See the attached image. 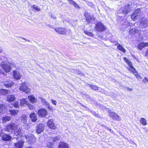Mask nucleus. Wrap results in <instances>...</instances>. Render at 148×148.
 Wrapping results in <instances>:
<instances>
[{
  "label": "nucleus",
  "instance_id": "f257e3e1",
  "mask_svg": "<svg viewBox=\"0 0 148 148\" xmlns=\"http://www.w3.org/2000/svg\"><path fill=\"white\" fill-rule=\"evenodd\" d=\"M133 10L131 5L129 3L126 4L124 8H122L118 11L119 13H122L123 14L126 15L130 12Z\"/></svg>",
  "mask_w": 148,
  "mask_h": 148
},
{
  "label": "nucleus",
  "instance_id": "f03ea898",
  "mask_svg": "<svg viewBox=\"0 0 148 148\" xmlns=\"http://www.w3.org/2000/svg\"><path fill=\"white\" fill-rule=\"evenodd\" d=\"M95 29L98 32H102L106 29V27L102 23L98 22L96 24Z\"/></svg>",
  "mask_w": 148,
  "mask_h": 148
},
{
  "label": "nucleus",
  "instance_id": "7ed1b4c3",
  "mask_svg": "<svg viewBox=\"0 0 148 148\" xmlns=\"http://www.w3.org/2000/svg\"><path fill=\"white\" fill-rule=\"evenodd\" d=\"M0 66L6 72L8 73L10 71L11 69V66L7 64L6 62H1L0 63Z\"/></svg>",
  "mask_w": 148,
  "mask_h": 148
},
{
  "label": "nucleus",
  "instance_id": "20e7f679",
  "mask_svg": "<svg viewBox=\"0 0 148 148\" xmlns=\"http://www.w3.org/2000/svg\"><path fill=\"white\" fill-rule=\"evenodd\" d=\"M16 127V125L12 122L10 123L7 125L4 129L6 132H12L14 130Z\"/></svg>",
  "mask_w": 148,
  "mask_h": 148
},
{
  "label": "nucleus",
  "instance_id": "39448f33",
  "mask_svg": "<svg viewBox=\"0 0 148 148\" xmlns=\"http://www.w3.org/2000/svg\"><path fill=\"white\" fill-rule=\"evenodd\" d=\"M109 116L113 120L117 121H121V118L120 116L118 115L116 113L109 111Z\"/></svg>",
  "mask_w": 148,
  "mask_h": 148
},
{
  "label": "nucleus",
  "instance_id": "423d86ee",
  "mask_svg": "<svg viewBox=\"0 0 148 148\" xmlns=\"http://www.w3.org/2000/svg\"><path fill=\"white\" fill-rule=\"evenodd\" d=\"M37 113L39 117L43 118L47 115V112L46 110L44 108H41L38 110Z\"/></svg>",
  "mask_w": 148,
  "mask_h": 148
},
{
  "label": "nucleus",
  "instance_id": "0eeeda50",
  "mask_svg": "<svg viewBox=\"0 0 148 148\" xmlns=\"http://www.w3.org/2000/svg\"><path fill=\"white\" fill-rule=\"evenodd\" d=\"M19 89L20 90L26 93H28L30 92V89L26 86L25 83H23L19 87Z\"/></svg>",
  "mask_w": 148,
  "mask_h": 148
},
{
  "label": "nucleus",
  "instance_id": "6e6552de",
  "mask_svg": "<svg viewBox=\"0 0 148 148\" xmlns=\"http://www.w3.org/2000/svg\"><path fill=\"white\" fill-rule=\"evenodd\" d=\"M18 140L17 143L14 144V146L15 148H22L24 142L19 138L16 139Z\"/></svg>",
  "mask_w": 148,
  "mask_h": 148
},
{
  "label": "nucleus",
  "instance_id": "1a4fd4ad",
  "mask_svg": "<svg viewBox=\"0 0 148 148\" xmlns=\"http://www.w3.org/2000/svg\"><path fill=\"white\" fill-rule=\"evenodd\" d=\"M27 141L30 144L32 143L35 140V138L34 136L31 135L30 134L28 135L25 136Z\"/></svg>",
  "mask_w": 148,
  "mask_h": 148
},
{
  "label": "nucleus",
  "instance_id": "9d476101",
  "mask_svg": "<svg viewBox=\"0 0 148 148\" xmlns=\"http://www.w3.org/2000/svg\"><path fill=\"white\" fill-rule=\"evenodd\" d=\"M47 124L48 127L50 128L55 129L56 128L53 119L48 120L47 122Z\"/></svg>",
  "mask_w": 148,
  "mask_h": 148
},
{
  "label": "nucleus",
  "instance_id": "9b49d317",
  "mask_svg": "<svg viewBox=\"0 0 148 148\" xmlns=\"http://www.w3.org/2000/svg\"><path fill=\"white\" fill-rule=\"evenodd\" d=\"M3 85L6 87H10L13 85V83L9 79H5L3 83Z\"/></svg>",
  "mask_w": 148,
  "mask_h": 148
},
{
  "label": "nucleus",
  "instance_id": "f8f14e48",
  "mask_svg": "<svg viewBox=\"0 0 148 148\" xmlns=\"http://www.w3.org/2000/svg\"><path fill=\"white\" fill-rule=\"evenodd\" d=\"M55 30L58 34H64L66 32V30L64 28H56Z\"/></svg>",
  "mask_w": 148,
  "mask_h": 148
},
{
  "label": "nucleus",
  "instance_id": "ddd939ff",
  "mask_svg": "<svg viewBox=\"0 0 148 148\" xmlns=\"http://www.w3.org/2000/svg\"><path fill=\"white\" fill-rule=\"evenodd\" d=\"M84 15L86 18V21L88 23H89L92 20L95 21V18H94L93 16L89 15L87 13H85Z\"/></svg>",
  "mask_w": 148,
  "mask_h": 148
},
{
  "label": "nucleus",
  "instance_id": "4468645a",
  "mask_svg": "<svg viewBox=\"0 0 148 148\" xmlns=\"http://www.w3.org/2000/svg\"><path fill=\"white\" fill-rule=\"evenodd\" d=\"M44 125L42 123L40 124L37 125L36 128V132L37 133L40 134L44 130Z\"/></svg>",
  "mask_w": 148,
  "mask_h": 148
},
{
  "label": "nucleus",
  "instance_id": "2eb2a0df",
  "mask_svg": "<svg viewBox=\"0 0 148 148\" xmlns=\"http://www.w3.org/2000/svg\"><path fill=\"white\" fill-rule=\"evenodd\" d=\"M13 76L14 77V78L17 79H19L21 77L22 75L19 72L16 71H14Z\"/></svg>",
  "mask_w": 148,
  "mask_h": 148
},
{
  "label": "nucleus",
  "instance_id": "dca6fc26",
  "mask_svg": "<svg viewBox=\"0 0 148 148\" xmlns=\"http://www.w3.org/2000/svg\"><path fill=\"white\" fill-rule=\"evenodd\" d=\"M127 63L128 64L130 67V68L129 69V70L132 73L134 74V73L136 72L137 71H136L135 69L132 66V63L130 60H127Z\"/></svg>",
  "mask_w": 148,
  "mask_h": 148
},
{
  "label": "nucleus",
  "instance_id": "f3484780",
  "mask_svg": "<svg viewBox=\"0 0 148 148\" xmlns=\"http://www.w3.org/2000/svg\"><path fill=\"white\" fill-rule=\"evenodd\" d=\"M14 135L15 136L20 135L21 134V130L20 128H18L16 125V127L13 130Z\"/></svg>",
  "mask_w": 148,
  "mask_h": 148
},
{
  "label": "nucleus",
  "instance_id": "a211bd4d",
  "mask_svg": "<svg viewBox=\"0 0 148 148\" xmlns=\"http://www.w3.org/2000/svg\"><path fill=\"white\" fill-rule=\"evenodd\" d=\"M28 99L30 102L33 103L37 102V100L35 97L33 95H29L28 96Z\"/></svg>",
  "mask_w": 148,
  "mask_h": 148
},
{
  "label": "nucleus",
  "instance_id": "6ab92c4d",
  "mask_svg": "<svg viewBox=\"0 0 148 148\" xmlns=\"http://www.w3.org/2000/svg\"><path fill=\"white\" fill-rule=\"evenodd\" d=\"M148 46V42H142L139 44L137 47L138 49L142 50L143 48Z\"/></svg>",
  "mask_w": 148,
  "mask_h": 148
},
{
  "label": "nucleus",
  "instance_id": "aec40b11",
  "mask_svg": "<svg viewBox=\"0 0 148 148\" xmlns=\"http://www.w3.org/2000/svg\"><path fill=\"white\" fill-rule=\"evenodd\" d=\"M11 137L9 135L5 134L2 135V140L4 141H9L11 139Z\"/></svg>",
  "mask_w": 148,
  "mask_h": 148
},
{
  "label": "nucleus",
  "instance_id": "412c9836",
  "mask_svg": "<svg viewBox=\"0 0 148 148\" xmlns=\"http://www.w3.org/2000/svg\"><path fill=\"white\" fill-rule=\"evenodd\" d=\"M140 10H136L134 11V13L131 15V18L133 21H135L136 18L138 15L140 13Z\"/></svg>",
  "mask_w": 148,
  "mask_h": 148
},
{
  "label": "nucleus",
  "instance_id": "4be33fe9",
  "mask_svg": "<svg viewBox=\"0 0 148 148\" xmlns=\"http://www.w3.org/2000/svg\"><path fill=\"white\" fill-rule=\"evenodd\" d=\"M15 99V95L13 94L8 95L7 98V101L9 102L14 101Z\"/></svg>",
  "mask_w": 148,
  "mask_h": 148
},
{
  "label": "nucleus",
  "instance_id": "5701e85b",
  "mask_svg": "<svg viewBox=\"0 0 148 148\" xmlns=\"http://www.w3.org/2000/svg\"><path fill=\"white\" fill-rule=\"evenodd\" d=\"M10 93V90L5 89L0 90V94L1 95H6Z\"/></svg>",
  "mask_w": 148,
  "mask_h": 148
},
{
  "label": "nucleus",
  "instance_id": "b1692460",
  "mask_svg": "<svg viewBox=\"0 0 148 148\" xmlns=\"http://www.w3.org/2000/svg\"><path fill=\"white\" fill-rule=\"evenodd\" d=\"M141 25L143 27H145L147 26V21L145 18H143L140 21Z\"/></svg>",
  "mask_w": 148,
  "mask_h": 148
},
{
  "label": "nucleus",
  "instance_id": "393cba45",
  "mask_svg": "<svg viewBox=\"0 0 148 148\" xmlns=\"http://www.w3.org/2000/svg\"><path fill=\"white\" fill-rule=\"evenodd\" d=\"M29 117L33 122H35L37 120L36 115L35 113L33 112L31 113L29 115Z\"/></svg>",
  "mask_w": 148,
  "mask_h": 148
},
{
  "label": "nucleus",
  "instance_id": "a878e982",
  "mask_svg": "<svg viewBox=\"0 0 148 148\" xmlns=\"http://www.w3.org/2000/svg\"><path fill=\"white\" fill-rule=\"evenodd\" d=\"M59 148H69L68 145L65 143L60 142L59 144Z\"/></svg>",
  "mask_w": 148,
  "mask_h": 148
},
{
  "label": "nucleus",
  "instance_id": "bb28decb",
  "mask_svg": "<svg viewBox=\"0 0 148 148\" xmlns=\"http://www.w3.org/2000/svg\"><path fill=\"white\" fill-rule=\"evenodd\" d=\"M27 119L26 116L25 114H23L20 117L21 122L24 124L26 123L27 121Z\"/></svg>",
  "mask_w": 148,
  "mask_h": 148
},
{
  "label": "nucleus",
  "instance_id": "cd10ccee",
  "mask_svg": "<svg viewBox=\"0 0 148 148\" xmlns=\"http://www.w3.org/2000/svg\"><path fill=\"white\" fill-rule=\"evenodd\" d=\"M5 106L3 104L0 105V114H3L6 111Z\"/></svg>",
  "mask_w": 148,
  "mask_h": 148
},
{
  "label": "nucleus",
  "instance_id": "c85d7f7f",
  "mask_svg": "<svg viewBox=\"0 0 148 148\" xmlns=\"http://www.w3.org/2000/svg\"><path fill=\"white\" fill-rule=\"evenodd\" d=\"M117 48L119 50L123 53H125L126 50L124 47L121 46L120 44L117 43Z\"/></svg>",
  "mask_w": 148,
  "mask_h": 148
},
{
  "label": "nucleus",
  "instance_id": "c756f323",
  "mask_svg": "<svg viewBox=\"0 0 148 148\" xmlns=\"http://www.w3.org/2000/svg\"><path fill=\"white\" fill-rule=\"evenodd\" d=\"M11 117L9 116H6L3 117L2 118V121L3 123H5L11 120Z\"/></svg>",
  "mask_w": 148,
  "mask_h": 148
},
{
  "label": "nucleus",
  "instance_id": "7c9ffc66",
  "mask_svg": "<svg viewBox=\"0 0 148 148\" xmlns=\"http://www.w3.org/2000/svg\"><path fill=\"white\" fill-rule=\"evenodd\" d=\"M69 2L70 4L73 5L75 8H79V5L73 0H69Z\"/></svg>",
  "mask_w": 148,
  "mask_h": 148
},
{
  "label": "nucleus",
  "instance_id": "2f4dec72",
  "mask_svg": "<svg viewBox=\"0 0 148 148\" xmlns=\"http://www.w3.org/2000/svg\"><path fill=\"white\" fill-rule=\"evenodd\" d=\"M20 104L21 106L23 105L24 104H28V102L26 101V99L25 98H22L20 100Z\"/></svg>",
  "mask_w": 148,
  "mask_h": 148
},
{
  "label": "nucleus",
  "instance_id": "473e14b6",
  "mask_svg": "<svg viewBox=\"0 0 148 148\" xmlns=\"http://www.w3.org/2000/svg\"><path fill=\"white\" fill-rule=\"evenodd\" d=\"M9 111L11 115L14 116L16 115L18 112V110H10Z\"/></svg>",
  "mask_w": 148,
  "mask_h": 148
},
{
  "label": "nucleus",
  "instance_id": "72a5a7b5",
  "mask_svg": "<svg viewBox=\"0 0 148 148\" xmlns=\"http://www.w3.org/2000/svg\"><path fill=\"white\" fill-rule=\"evenodd\" d=\"M140 123L143 125H147V122L146 119L143 118H141L140 120Z\"/></svg>",
  "mask_w": 148,
  "mask_h": 148
},
{
  "label": "nucleus",
  "instance_id": "f704fd0d",
  "mask_svg": "<svg viewBox=\"0 0 148 148\" xmlns=\"http://www.w3.org/2000/svg\"><path fill=\"white\" fill-rule=\"evenodd\" d=\"M41 103L44 105H45L48 106V107H49V103L46 101L45 99L43 98H41Z\"/></svg>",
  "mask_w": 148,
  "mask_h": 148
},
{
  "label": "nucleus",
  "instance_id": "c9c22d12",
  "mask_svg": "<svg viewBox=\"0 0 148 148\" xmlns=\"http://www.w3.org/2000/svg\"><path fill=\"white\" fill-rule=\"evenodd\" d=\"M139 31L137 29L134 28L130 30V34H134L138 33Z\"/></svg>",
  "mask_w": 148,
  "mask_h": 148
},
{
  "label": "nucleus",
  "instance_id": "e433bc0d",
  "mask_svg": "<svg viewBox=\"0 0 148 148\" xmlns=\"http://www.w3.org/2000/svg\"><path fill=\"white\" fill-rule=\"evenodd\" d=\"M32 7L33 8V11H40V9L36 5H32Z\"/></svg>",
  "mask_w": 148,
  "mask_h": 148
},
{
  "label": "nucleus",
  "instance_id": "4c0bfd02",
  "mask_svg": "<svg viewBox=\"0 0 148 148\" xmlns=\"http://www.w3.org/2000/svg\"><path fill=\"white\" fill-rule=\"evenodd\" d=\"M60 139V137L58 136L56 137H51L50 139L51 141L55 142L57 140H58Z\"/></svg>",
  "mask_w": 148,
  "mask_h": 148
},
{
  "label": "nucleus",
  "instance_id": "58836bf2",
  "mask_svg": "<svg viewBox=\"0 0 148 148\" xmlns=\"http://www.w3.org/2000/svg\"><path fill=\"white\" fill-rule=\"evenodd\" d=\"M84 32L86 34L91 37L94 36V35L91 32H88V31L86 30H84Z\"/></svg>",
  "mask_w": 148,
  "mask_h": 148
},
{
  "label": "nucleus",
  "instance_id": "ea45409f",
  "mask_svg": "<svg viewBox=\"0 0 148 148\" xmlns=\"http://www.w3.org/2000/svg\"><path fill=\"white\" fill-rule=\"evenodd\" d=\"M134 75L136 76V78L138 79H141L142 78L141 76L137 72H136L134 73Z\"/></svg>",
  "mask_w": 148,
  "mask_h": 148
},
{
  "label": "nucleus",
  "instance_id": "a19ab883",
  "mask_svg": "<svg viewBox=\"0 0 148 148\" xmlns=\"http://www.w3.org/2000/svg\"><path fill=\"white\" fill-rule=\"evenodd\" d=\"M90 87L91 89L95 90H98V87L97 86L95 85H90Z\"/></svg>",
  "mask_w": 148,
  "mask_h": 148
},
{
  "label": "nucleus",
  "instance_id": "79ce46f5",
  "mask_svg": "<svg viewBox=\"0 0 148 148\" xmlns=\"http://www.w3.org/2000/svg\"><path fill=\"white\" fill-rule=\"evenodd\" d=\"M13 105L15 108H18V102H15L13 104Z\"/></svg>",
  "mask_w": 148,
  "mask_h": 148
},
{
  "label": "nucleus",
  "instance_id": "37998d69",
  "mask_svg": "<svg viewBox=\"0 0 148 148\" xmlns=\"http://www.w3.org/2000/svg\"><path fill=\"white\" fill-rule=\"evenodd\" d=\"M52 143V142H51L50 143V145L49 146H48L46 148H53L54 147L53 145V143Z\"/></svg>",
  "mask_w": 148,
  "mask_h": 148
},
{
  "label": "nucleus",
  "instance_id": "c03bdc74",
  "mask_svg": "<svg viewBox=\"0 0 148 148\" xmlns=\"http://www.w3.org/2000/svg\"><path fill=\"white\" fill-rule=\"evenodd\" d=\"M50 16L51 18H52L53 19H56V17L55 16H54V15L52 14H50L49 15Z\"/></svg>",
  "mask_w": 148,
  "mask_h": 148
},
{
  "label": "nucleus",
  "instance_id": "a18cd8bd",
  "mask_svg": "<svg viewBox=\"0 0 148 148\" xmlns=\"http://www.w3.org/2000/svg\"><path fill=\"white\" fill-rule=\"evenodd\" d=\"M27 105L28 106V107L30 110H32L33 109V106L31 104L28 103V104Z\"/></svg>",
  "mask_w": 148,
  "mask_h": 148
},
{
  "label": "nucleus",
  "instance_id": "49530a36",
  "mask_svg": "<svg viewBox=\"0 0 148 148\" xmlns=\"http://www.w3.org/2000/svg\"><path fill=\"white\" fill-rule=\"evenodd\" d=\"M51 101L53 104L55 105H56L57 101L56 100L51 99Z\"/></svg>",
  "mask_w": 148,
  "mask_h": 148
},
{
  "label": "nucleus",
  "instance_id": "de8ad7c7",
  "mask_svg": "<svg viewBox=\"0 0 148 148\" xmlns=\"http://www.w3.org/2000/svg\"><path fill=\"white\" fill-rule=\"evenodd\" d=\"M76 73H77V74H78L79 75H83V73H81L79 70H76Z\"/></svg>",
  "mask_w": 148,
  "mask_h": 148
},
{
  "label": "nucleus",
  "instance_id": "09e8293b",
  "mask_svg": "<svg viewBox=\"0 0 148 148\" xmlns=\"http://www.w3.org/2000/svg\"><path fill=\"white\" fill-rule=\"evenodd\" d=\"M102 126L103 127L105 128L106 129H107V130H109V131L111 130V129L110 128H109L108 127L106 126L105 125H103Z\"/></svg>",
  "mask_w": 148,
  "mask_h": 148
},
{
  "label": "nucleus",
  "instance_id": "8fccbe9b",
  "mask_svg": "<svg viewBox=\"0 0 148 148\" xmlns=\"http://www.w3.org/2000/svg\"><path fill=\"white\" fill-rule=\"evenodd\" d=\"M92 114H93L95 116H97V114L95 112H93L92 113Z\"/></svg>",
  "mask_w": 148,
  "mask_h": 148
},
{
  "label": "nucleus",
  "instance_id": "3c124183",
  "mask_svg": "<svg viewBox=\"0 0 148 148\" xmlns=\"http://www.w3.org/2000/svg\"><path fill=\"white\" fill-rule=\"evenodd\" d=\"M124 60L127 62V60H127L126 58H124Z\"/></svg>",
  "mask_w": 148,
  "mask_h": 148
},
{
  "label": "nucleus",
  "instance_id": "603ef678",
  "mask_svg": "<svg viewBox=\"0 0 148 148\" xmlns=\"http://www.w3.org/2000/svg\"><path fill=\"white\" fill-rule=\"evenodd\" d=\"M145 56H148V50L146 51L145 53Z\"/></svg>",
  "mask_w": 148,
  "mask_h": 148
},
{
  "label": "nucleus",
  "instance_id": "864d4df0",
  "mask_svg": "<svg viewBox=\"0 0 148 148\" xmlns=\"http://www.w3.org/2000/svg\"><path fill=\"white\" fill-rule=\"evenodd\" d=\"M127 90L129 91H131L132 90V89L129 88H127Z\"/></svg>",
  "mask_w": 148,
  "mask_h": 148
},
{
  "label": "nucleus",
  "instance_id": "5fc2aeb1",
  "mask_svg": "<svg viewBox=\"0 0 148 148\" xmlns=\"http://www.w3.org/2000/svg\"><path fill=\"white\" fill-rule=\"evenodd\" d=\"M2 133V130L1 128H0V134Z\"/></svg>",
  "mask_w": 148,
  "mask_h": 148
},
{
  "label": "nucleus",
  "instance_id": "6e6d98bb",
  "mask_svg": "<svg viewBox=\"0 0 148 148\" xmlns=\"http://www.w3.org/2000/svg\"><path fill=\"white\" fill-rule=\"evenodd\" d=\"M2 48L1 47H0V53H1L2 52Z\"/></svg>",
  "mask_w": 148,
  "mask_h": 148
},
{
  "label": "nucleus",
  "instance_id": "4d7b16f0",
  "mask_svg": "<svg viewBox=\"0 0 148 148\" xmlns=\"http://www.w3.org/2000/svg\"><path fill=\"white\" fill-rule=\"evenodd\" d=\"M144 79L146 81H147V82H148V79H147V78L145 77Z\"/></svg>",
  "mask_w": 148,
  "mask_h": 148
},
{
  "label": "nucleus",
  "instance_id": "13d9d810",
  "mask_svg": "<svg viewBox=\"0 0 148 148\" xmlns=\"http://www.w3.org/2000/svg\"><path fill=\"white\" fill-rule=\"evenodd\" d=\"M82 106L85 108H86V107L85 106H83V105H82Z\"/></svg>",
  "mask_w": 148,
  "mask_h": 148
},
{
  "label": "nucleus",
  "instance_id": "bf43d9fd",
  "mask_svg": "<svg viewBox=\"0 0 148 148\" xmlns=\"http://www.w3.org/2000/svg\"><path fill=\"white\" fill-rule=\"evenodd\" d=\"M115 40H111V41L112 42H115Z\"/></svg>",
  "mask_w": 148,
  "mask_h": 148
},
{
  "label": "nucleus",
  "instance_id": "052dcab7",
  "mask_svg": "<svg viewBox=\"0 0 148 148\" xmlns=\"http://www.w3.org/2000/svg\"><path fill=\"white\" fill-rule=\"evenodd\" d=\"M25 148H33V147H26Z\"/></svg>",
  "mask_w": 148,
  "mask_h": 148
},
{
  "label": "nucleus",
  "instance_id": "680f3d73",
  "mask_svg": "<svg viewBox=\"0 0 148 148\" xmlns=\"http://www.w3.org/2000/svg\"><path fill=\"white\" fill-rule=\"evenodd\" d=\"M110 131V132L111 133H112L113 132V131L112 130H111V131Z\"/></svg>",
  "mask_w": 148,
  "mask_h": 148
},
{
  "label": "nucleus",
  "instance_id": "e2e57ef3",
  "mask_svg": "<svg viewBox=\"0 0 148 148\" xmlns=\"http://www.w3.org/2000/svg\"><path fill=\"white\" fill-rule=\"evenodd\" d=\"M48 108H49V109H50V108H51V106H50L49 105V107H48Z\"/></svg>",
  "mask_w": 148,
  "mask_h": 148
},
{
  "label": "nucleus",
  "instance_id": "0e129e2a",
  "mask_svg": "<svg viewBox=\"0 0 148 148\" xmlns=\"http://www.w3.org/2000/svg\"><path fill=\"white\" fill-rule=\"evenodd\" d=\"M0 73H3L0 70Z\"/></svg>",
  "mask_w": 148,
  "mask_h": 148
},
{
  "label": "nucleus",
  "instance_id": "69168bd1",
  "mask_svg": "<svg viewBox=\"0 0 148 148\" xmlns=\"http://www.w3.org/2000/svg\"><path fill=\"white\" fill-rule=\"evenodd\" d=\"M23 39L25 40H26V39L25 38H23Z\"/></svg>",
  "mask_w": 148,
  "mask_h": 148
},
{
  "label": "nucleus",
  "instance_id": "338daca9",
  "mask_svg": "<svg viewBox=\"0 0 148 148\" xmlns=\"http://www.w3.org/2000/svg\"><path fill=\"white\" fill-rule=\"evenodd\" d=\"M26 40V41H28L27 40Z\"/></svg>",
  "mask_w": 148,
  "mask_h": 148
},
{
  "label": "nucleus",
  "instance_id": "774afa93",
  "mask_svg": "<svg viewBox=\"0 0 148 148\" xmlns=\"http://www.w3.org/2000/svg\"><path fill=\"white\" fill-rule=\"evenodd\" d=\"M26 40V41H28L27 40Z\"/></svg>",
  "mask_w": 148,
  "mask_h": 148
}]
</instances>
